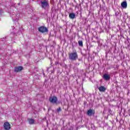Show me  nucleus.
Listing matches in <instances>:
<instances>
[{"mask_svg":"<svg viewBox=\"0 0 130 130\" xmlns=\"http://www.w3.org/2000/svg\"><path fill=\"white\" fill-rule=\"evenodd\" d=\"M69 59L70 60H76L78 59V53H77V51H75V52L70 53L69 54Z\"/></svg>","mask_w":130,"mask_h":130,"instance_id":"obj_1","label":"nucleus"},{"mask_svg":"<svg viewBox=\"0 0 130 130\" xmlns=\"http://www.w3.org/2000/svg\"><path fill=\"white\" fill-rule=\"evenodd\" d=\"M28 123L29 124H34V123L35 122V121L34 120V119H27Z\"/></svg>","mask_w":130,"mask_h":130,"instance_id":"obj_12","label":"nucleus"},{"mask_svg":"<svg viewBox=\"0 0 130 130\" xmlns=\"http://www.w3.org/2000/svg\"><path fill=\"white\" fill-rule=\"evenodd\" d=\"M103 78L106 80V81H108V80H110V76L109 75L105 74L103 76Z\"/></svg>","mask_w":130,"mask_h":130,"instance_id":"obj_9","label":"nucleus"},{"mask_svg":"<svg viewBox=\"0 0 130 130\" xmlns=\"http://www.w3.org/2000/svg\"><path fill=\"white\" fill-rule=\"evenodd\" d=\"M51 74H54V68H53V70L51 71Z\"/></svg>","mask_w":130,"mask_h":130,"instance_id":"obj_21","label":"nucleus"},{"mask_svg":"<svg viewBox=\"0 0 130 130\" xmlns=\"http://www.w3.org/2000/svg\"><path fill=\"white\" fill-rule=\"evenodd\" d=\"M127 45H130V39H127Z\"/></svg>","mask_w":130,"mask_h":130,"instance_id":"obj_18","label":"nucleus"},{"mask_svg":"<svg viewBox=\"0 0 130 130\" xmlns=\"http://www.w3.org/2000/svg\"><path fill=\"white\" fill-rule=\"evenodd\" d=\"M78 44L81 47H83V41H78Z\"/></svg>","mask_w":130,"mask_h":130,"instance_id":"obj_13","label":"nucleus"},{"mask_svg":"<svg viewBox=\"0 0 130 130\" xmlns=\"http://www.w3.org/2000/svg\"><path fill=\"white\" fill-rule=\"evenodd\" d=\"M4 129L6 130L11 129V124H10L9 122H6L4 123Z\"/></svg>","mask_w":130,"mask_h":130,"instance_id":"obj_5","label":"nucleus"},{"mask_svg":"<svg viewBox=\"0 0 130 130\" xmlns=\"http://www.w3.org/2000/svg\"><path fill=\"white\" fill-rule=\"evenodd\" d=\"M0 14H1V11H0Z\"/></svg>","mask_w":130,"mask_h":130,"instance_id":"obj_29","label":"nucleus"},{"mask_svg":"<svg viewBox=\"0 0 130 130\" xmlns=\"http://www.w3.org/2000/svg\"><path fill=\"white\" fill-rule=\"evenodd\" d=\"M18 5H20V3H18Z\"/></svg>","mask_w":130,"mask_h":130,"instance_id":"obj_27","label":"nucleus"},{"mask_svg":"<svg viewBox=\"0 0 130 130\" xmlns=\"http://www.w3.org/2000/svg\"><path fill=\"white\" fill-rule=\"evenodd\" d=\"M41 7L42 9H44V10H46V9L49 8V3L48 1H41Z\"/></svg>","mask_w":130,"mask_h":130,"instance_id":"obj_2","label":"nucleus"},{"mask_svg":"<svg viewBox=\"0 0 130 130\" xmlns=\"http://www.w3.org/2000/svg\"><path fill=\"white\" fill-rule=\"evenodd\" d=\"M90 129H91V130H96V128H95V126L94 125V124H91L90 125Z\"/></svg>","mask_w":130,"mask_h":130,"instance_id":"obj_14","label":"nucleus"},{"mask_svg":"<svg viewBox=\"0 0 130 130\" xmlns=\"http://www.w3.org/2000/svg\"><path fill=\"white\" fill-rule=\"evenodd\" d=\"M61 111V108L60 107H59L58 109H57V112H60Z\"/></svg>","mask_w":130,"mask_h":130,"instance_id":"obj_17","label":"nucleus"},{"mask_svg":"<svg viewBox=\"0 0 130 130\" xmlns=\"http://www.w3.org/2000/svg\"><path fill=\"white\" fill-rule=\"evenodd\" d=\"M49 101L52 104H57V97L55 96H51L49 98Z\"/></svg>","mask_w":130,"mask_h":130,"instance_id":"obj_3","label":"nucleus"},{"mask_svg":"<svg viewBox=\"0 0 130 130\" xmlns=\"http://www.w3.org/2000/svg\"><path fill=\"white\" fill-rule=\"evenodd\" d=\"M108 112H109V113H110V114L111 115H113L114 113L112 112V111H111V109H109Z\"/></svg>","mask_w":130,"mask_h":130,"instance_id":"obj_15","label":"nucleus"},{"mask_svg":"<svg viewBox=\"0 0 130 130\" xmlns=\"http://www.w3.org/2000/svg\"><path fill=\"white\" fill-rule=\"evenodd\" d=\"M79 60L80 61L82 60V59H79Z\"/></svg>","mask_w":130,"mask_h":130,"instance_id":"obj_25","label":"nucleus"},{"mask_svg":"<svg viewBox=\"0 0 130 130\" xmlns=\"http://www.w3.org/2000/svg\"><path fill=\"white\" fill-rule=\"evenodd\" d=\"M121 6L123 9H126L127 8V3L126 2L124 1L121 3Z\"/></svg>","mask_w":130,"mask_h":130,"instance_id":"obj_8","label":"nucleus"},{"mask_svg":"<svg viewBox=\"0 0 130 130\" xmlns=\"http://www.w3.org/2000/svg\"><path fill=\"white\" fill-rule=\"evenodd\" d=\"M94 114H95V112L94 110L93 111V110L89 109L87 111V115H88V116H92V115H94Z\"/></svg>","mask_w":130,"mask_h":130,"instance_id":"obj_7","label":"nucleus"},{"mask_svg":"<svg viewBox=\"0 0 130 130\" xmlns=\"http://www.w3.org/2000/svg\"><path fill=\"white\" fill-rule=\"evenodd\" d=\"M115 15L116 17H117V16H118V15H119V13L118 12H116Z\"/></svg>","mask_w":130,"mask_h":130,"instance_id":"obj_19","label":"nucleus"},{"mask_svg":"<svg viewBox=\"0 0 130 130\" xmlns=\"http://www.w3.org/2000/svg\"><path fill=\"white\" fill-rule=\"evenodd\" d=\"M116 83H117V81H116Z\"/></svg>","mask_w":130,"mask_h":130,"instance_id":"obj_28","label":"nucleus"},{"mask_svg":"<svg viewBox=\"0 0 130 130\" xmlns=\"http://www.w3.org/2000/svg\"><path fill=\"white\" fill-rule=\"evenodd\" d=\"M123 18V19H127V18H128V15H127V13H125V16Z\"/></svg>","mask_w":130,"mask_h":130,"instance_id":"obj_16","label":"nucleus"},{"mask_svg":"<svg viewBox=\"0 0 130 130\" xmlns=\"http://www.w3.org/2000/svg\"><path fill=\"white\" fill-rule=\"evenodd\" d=\"M43 75H44V77H46V76L45 75V73H43Z\"/></svg>","mask_w":130,"mask_h":130,"instance_id":"obj_23","label":"nucleus"},{"mask_svg":"<svg viewBox=\"0 0 130 130\" xmlns=\"http://www.w3.org/2000/svg\"><path fill=\"white\" fill-rule=\"evenodd\" d=\"M128 94H129V91H128L127 92V95H128Z\"/></svg>","mask_w":130,"mask_h":130,"instance_id":"obj_24","label":"nucleus"},{"mask_svg":"<svg viewBox=\"0 0 130 130\" xmlns=\"http://www.w3.org/2000/svg\"><path fill=\"white\" fill-rule=\"evenodd\" d=\"M69 18L70 19H72V20H74L75 18H76V14L74 13H71L69 14Z\"/></svg>","mask_w":130,"mask_h":130,"instance_id":"obj_10","label":"nucleus"},{"mask_svg":"<svg viewBox=\"0 0 130 130\" xmlns=\"http://www.w3.org/2000/svg\"><path fill=\"white\" fill-rule=\"evenodd\" d=\"M38 31L41 33H45L48 32V29L47 27L42 26L38 28Z\"/></svg>","mask_w":130,"mask_h":130,"instance_id":"obj_4","label":"nucleus"},{"mask_svg":"<svg viewBox=\"0 0 130 130\" xmlns=\"http://www.w3.org/2000/svg\"><path fill=\"white\" fill-rule=\"evenodd\" d=\"M51 68V67L48 68L47 71L48 72L49 71V69Z\"/></svg>","mask_w":130,"mask_h":130,"instance_id":"obj_22","label":"nucleus"},{"mask_svg":"<svg viewBox=\"0 0 130 130\" xmlns=\"http://www.w3.org/2000/svg\"><path fill=\"white\" fill-rule=\"evenodd\" d=\"M78 64L79 65L80 64L79 63H78Z\"/></svg>","mask_w":130,"mask_h":130,"instance_id":"obj_26","label":"nucleus"},{"mask_svg":"<svg viewBox=\"0 0 130 130\" xmlns=\"http://www.w3.org/2000/svg\"><path fill=\"white\" fill-rule=\"evenodd\" d=\"M23 70V67L19 66L17 67H15L14 69L15 73H19V72H21Z\"/></svg>","mask_w":130,"mask_h":130,"instance_id":"obj_6","label":"nucleus"},{"mask_svg":"<svg viewBox=\"0 0 130 130\" xmlns=\"http://www.w3.org/2000/svg\"><path fill=\"white\" fill-rule=\"evenodd\" d=\"M99 90L100 92H105V91H106V88H105V87L104 86H100L99 88Z\"/></svg>","mask_w":130,"mask_h":130,"instance_id":"obj_11","label":"nucleus"},{"mask_svg":"<svg viewBox=\"0 0 130 130\" xmlns=\"http://www.w3.org/2000/svg\"><path fill=\"white\" fill-rule=\"evenodd\" d=\"M55 66H56L57 64H59V62H58V61L55 62Z\"/></svg>","mask_w":130,"mask_h":130,"instance_id":"obj_20","label":"nucleus"}]
</instances>
